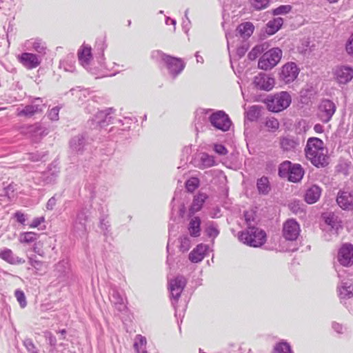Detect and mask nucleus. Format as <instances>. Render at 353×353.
<instances>
[{"instance_id":"obj_16","label":"nucleus","mask_w":353,"mask_h":353,"mask_svg":"<svg viewBox=\"0 0 353 353\" xmlns=\"http://www.w3.org/2000/svg\"><path fill=\"white\" fill-rule=\"evenodd\" d=\"M338 261L343 266H350L353 264V245L343 244L338 253Z\"/></svg>"},{"instance_id":"obj_43","label":"nucleus","mask_w":353,"mask_h":353,"mask_svg":"<svg viewBox=\"0 0 353 353\" xmlns=\"http://www.w3.org/2000/svg\"><path fill=\"white\" fill-rule=\"evenodd\" d=\"M292 165L289 161L281 163L279 168V175L281 177H288Z\"/></svg>"},{"instance_id":"obj_21","label":"nucleus","mask_w":353,"mask_h":353,"mask_svg":"<svg viewBox=\"0 0 353 353\" xmlns=\"http://www.w3.org/2000/svg\"><path fill=\"white\" fill-rule=\"evenodd\" d=\"M335 75L339 83L345 84L352 79L353 69L350 66H340L336 70Z\"/></svg>"},{"instance_id":"obj_7","label":"nucleus","mask_w":353,"mask_h":353,"mask_svg":"<svg viewBox=\"0 0 353 353\" xmlns=\"http://www.w3.org/2000/svg\"><path fill=\"white\" fill-rule=\"evenodd\" d=\"M88 216L85 209L79 210L73 219L71 232L77 236H83L87 232L86 223Z\"/></svg>"},{"instance_id":"obj_57","label":"nucleus","mask_w":353,"mask_h":353,"mask_svg":"<svg viewBox=\"0 0 353 353\" xmlns=\"http://www.w3.org/2000/svg\"><path fill=\"white\" fill-rule=\"evenodd\" d=\"M259 112L257 110L256 106H252L249 110L247 112L248 118L253 121L258 117Z\"/></svg>"},{"instance_id":"obj_27","label":"nucleus","mask_w":353,"mask_h":353,"mask_svg":"<svg viewBox=\"0 0 353 353\" xmlns=\"http://www.w3.org/2000/svg\"><path fill=\"white\" fill-rule=\"evenodd\" d=\"M339 295L341 299L353 297V286L350 281H344L339 288Z\"/></svg>"},{"instance_id":"obj_31","label":"nucleus","mask_w":353,"mask_h":353,"mask_svg":"<svg viewBox=\"0 0 353 353\" xmlns=\"http://www.w3.org/2000/svg\"><path fill=\"white\" fill-rule=\"evenodd\" d=\"M283 20L281 17H277L273 20L270 21L265 28V32L269 35H272L276 33L282 26Z\"/></svg>"},{"instance_id":"obj_45","label":"nucleus","mask_w":353,"mask_h":353,"mask_svg":"<svg viewBox=\"0 0 353 353\" xmlns=\"http://www.w3.org/2000/svg\"><path fill=\"white\" fill-rule=\"evenodd\" d=\"M201 163L203 168H210L214 165V159L212 156L207 153H203L201 156Z\"/></svg>"},{"instance_id":"obj_4","label":"nucleus","mask_w":353,"mask_h":353,"mask_svg":"<svg viewBox=\"0 0 353 353\" xmlns=\"http://www.w3.org/2000/svg\"><path fill=\"white\" fill-rule=\"evenodd\" d=\"M292 102L290 94L285 91L268 96L265 103L268 109L273 112H279L290 106Z\"/></svg>"},{"instance_id":"obj_17","label":"nucleus","mask_w":353,"mask_h":353,"mask_svg":"<svg viewBox=\"0 0 353 353\" xmlns=\"http://www.w3.org/2000/svg\"><path fill=\"white\" fill-rule=\"evenodd\" d=\"M336 202L345 210H353V194L347 191L340 190L337 194Z\"/></svg>"},{"instance_id":"obj_42","label":"nucleus","mask_w":353,"mask_h":353,"mask_svg":"<svg viewBox=\"0 0 353 353\" xmlns=\"http://www.w3.org/2000/svg\"><path fill=\"white\" fill-rule=\"evenodd\" d=\"M74 57L72 55L68 56L67 58L60 62V67L63 68L65 71L68 72H74Z\"/></svg>"},{"instance_id":"obj_33","label":"nucleus","mask_w":353,"mask_h":353,"mask_svg":"<svg viewBox=\"0 0 353 353\" xmlns=\"http://www.w3.org/2000/svg\"><path fill=\"white\" fill-rule=\"evenodd\" d=\"M281 147L284 151H294L299 145L296 139L292 137H284L281 140Z\"/></svg>"},{"instance_id":"obj_38","label":"nucleus","mask_w":353,"mask_h":353,"mask_svg":"<svg viewBox=\"0 0 353 353\" xmlns=\"http://www.w3.org/2000/svg\"><path fill=\"white\" fill-rule=\"evenodd\" d=\"M108 217V214L106 213L101 214L99 217V227L105 236H108L110 232V225Z\"/></svg>"},{"instance_id":"obj_9","label":"nucleus","mask_w":353,"mask_h":353,"mask_svg":"<svg viewBox=\"0 0 353 353\" xmlns=\"http://www.w3.org/2000/svg\"><path fill=\"white\" fill-rule=\"evenodd\" d=\"M336 110V105L329 99H323L318 107L317 117L323 123H328Z\"/></svg>"},{"instance_id":"obj_2","label":"nucleus","mask_w":353,"mask_h":353,"mask_svg":"<svg viewBox=\"0 0 353 353\" xmlns=\"http://www.w3.org/2000/svg\"><path fill=\"white\" fill-rule=\"evenodd\" d=\"M151 58L157 62L164 63L173 79L181 73L185 65L181 59L166 54L161 50L152 52Z\"/></svg>"},{"instance_id":"obj_49","label":"nucleus","mask_w":353,"mask_h":353,"mask_svg":"<svg viewBox=\"0 0 353 353\" xmlns=\"http://www.w3.org/2000/svg\"><path fill=\"white\" fill-rule=\"evenodd\" d=\"M199 185V180L196 177H192L186 181L185 187L188 192H194Z\"/></svg>"},{"instance_id":"obj_53","label":"nucleus","mask_w":353,"mask_h":353,"mask_svg":"<svg viewBox=\"0 0 353 353\" xmlns=\"http://www.w3.org/2000/svg\"><path fill=\"white\" fill-rule=\"evenodd\" d=\"M15 297L20 304V306L23 308L26 306L27 302L25 294L22 290H17L14 293Z\"/></svg>"},{"instance_id":"obj_1","label":"nucleus","mask_w":353,"mask_h":353,"mask_svg":"<svg viewBox=\"0 0 353 353\" xmlns=\"http://www.w3.org/2000/svg\"><path fill=\"white\" fill-rule=\"evenodd\" d=\"M304 151L306 159L314 166L320 168H325L329 164L327 150L325 148L323 141L319 138H309Z\"/></svg>"},{"instance_id":"obj_37","label":"nucleus","mask_w":353,"mask_h":353,"mask_svg":"<svg viewBox=\"0 0 353 353\" xmlns=\"http://www.w3.org/2000/svg\"><path fill=\"white\" fill-rule=\"evenodd\" d=\"M211 110H205V109H199L197 110L196 112V121L195 123V128L196 130H199V129L202 128L203 121H205L206 119V114H208Z\"/></svg>"},{"instance_id":"obj_20","label":"nucleus","mask_w":353,"mask_h":353,"mask_svg":"<svg viewBox=\"0 0 353 353\" xmlns=\"http://www.w3.org/2000/svg\"><path fill=\"white\" fill-rule=\"evenodd\" d=\"M254 83L261 90L269 91L274 85V79L265 74L260 73L254 77Z\"/></svg>"},{"instance_id":"obj_39","label":"nucleus","mask_w":353,"mask_h":353,"mask_svg":"<svg viewBox=\"0 0 353 353\" xmlns=\"http://www.w3.org/2000/svg\"><path fill=\"white\" fill-rule=\"evenodd\" d=\"M37 234L33 232H26L20 234L19 241L21 243H30L37 240Z\"/></svg>"},{"instance_id":"obj_6","label":"nucleus","mask_w":353,"mask_h":353,"mask_svg":"<svg viewBox=\"0 0 353 353\" xmlns=\"http://www.w3.org/2000/svg\"><path fill=\"white\" fill-rule=\"evenodd\" d=\"M187 281L183 276H177L169 281L168 289L170 292L172 305L175 309H176V303Z\"/></svg>"},{"instance_id":"obj_14","label":"nucleus","mask_w":353,"mask_h":353,"mask_svg":"<svg viewBox=\"0 0 353 353\" xmlns=\"http://www.w3.org/2000/svg\"><path fill=\"white\" fill-rule=\"evenodd\" d=\"M299 73V68L296 64L294 62H288L282 67L280 78L285 83H290L297 78Z\"/></svg>"},{"instance_id":"obj_41","label":"nucleus","mask_w":353,"mask_h":353,"mask_svg":"<svg viewBox=\"0 0 353 353\" xmlns=\"http://www.w3.org/2000/svg\"><path fill=\"white\" fill-rule=\"evenodd\" d=\"M273 353H293V352L288 343L281 341L276 344Z\"/></svg>"},{"instance_id":"obj_64","label":"nucleus","mask_w":353,"mask_h":353,"mask_svg":"<svg viewBox=\"0 0 353 353\" xmlns=\"http://www.w3.org/2000/svg\"><path fill=\"white\" fill-rule=\"evenodd\" d=\"M45 219L44 217H37L34 218L32 223L30 224V228H34L38 227L41 223L44 222Z\"/></svg>"},{"instance_id":"obj_12","label":"nucleus","mask_w":353,"mask_h":353,"mask_svg":"<svg viewBox=\"0 0 353 353\" xmlns=\"http://www.w3.org/2000/svg\"><path fill=\"white\" fill-rule=\"evenodd\" d=\"M282 232L285 239L296 241L300 234V225L296 220L288 219L283 223Z\"/></svg>"},{"instance_id":"obj_23","label":"nucleus","mask_w":353,"mask_h":353,"mask_svg":"<svg viewBox=\"0 0 353 353\" xmlns=\"http://www.w3.org/2000/svg\"><path fill=\"white\" fill-rule=\"evenodd\" d=\"M209 249V246L203 243L198 245L189 254V259L192 263L201 262L205 256L206 252Z\"/></svg>"},{"instance_id":"obj_62","label":"nucleus","mask_w":353,"mask_h":353,"mask_svg":"<svg viewBox=\"0 0 353 353\" xmlns=\"http://www.w3.org/2000/svg\"><path fill=\"white\" fill-rule=\"evenodd\" d=\"M14 217L17 219V221L19 223L23 225L25 224V222L26 221V216L23 213H22L20 211H17L14 214Z\"/></svg>"},{"instance_id":"obj_8","label":"nucleus","mask_w":353,"mask_h":353,"mask_svg":"<svg viewBox=\"0 0 353 353\" xmlns=\"http://www.w3.org/2000/svg\"><path fill=\"white\" fill-rule=\"evenodd\" d=\"M208 119L213 127L223 132L229 130L232 124L228 114L222 110H218L211 114Z\"/></svg>"},{"instance_id":"obj_47","label":"nucleus","mask_w":353,"mask_h":353,"mask_svg":"<svg viewBox=\"0 0 353 353\" xmlns=\"http://www.w3.org/2000/svg\"><path fill=\"white\" fill-rule=\"evenodd\" d=\"M58 174H59V171H57V170H54L52 172L50 170H48V171L44 172L43 174V178L44 182L46 183H54L58 176Z\"/></svg>"},{"instance_id":"obj_61","label":"nucleus","mask_w":353,"mask_h":353,"mask_svg":"<svg viewBox=\"0 0 353 353\" xmlns=\"http://www.w3.org/2000/svg\"><path fill=\"white\" fill-rule=\"evenodd\" d=\"M345 48L349 54L353 55V33L347 41Z\"/></svg>"},{"instance_id":"obj_44","label":"nucleus","mask_w":353,"mask_h":353,"mask_svg":"<svg viewBox=\"0 0 353 353\" xmlns=\"http://www.w3.org/2000/svg\"><path fill=\"white\" fill-rule=\"evenodd\" d=\"M251 6L256 10H261L268 7L270 0H250Z\"/></svg>"},{"instance_id":"obj_58","label":"nucleus","mask_w":353,"mask_h":353,"mask_svg":"<svg viewBox=\"0 0 353 353\" xmlns=\"http://www.w3.org/2000/svg\"><path fill=\"white\" fill-rule=\"evenodd\" d=\"M214 150L219 155H225L228 153V150L222 144H214Z\"/></svg>"},{"instance_id":"obj_30","label":"nucleus","mask_w":353,"mask_h":353,"mask_svg":"<svg viewBox=\"0 0 353 353\" xmlns=\"http://www.w3.org/2000/svg\"><path fill=\"white\" fill-rule=\"evenodd\" d=\"M254 26L250 22H245L240 24L237 28V33L243 38H248L253 33Z\"/></svg>"},{"instance_id":"obj_13","label":"nucleus","mask_w":353,"mask_h":353,"mask_svg":"<svg viewBox=\"0 0 353 353\" xmlns=\"http://www.w3.org/2000/svg\"><path fill=\"white\" fill-rule=\"evenodd\" d=\"M23 49L27 51H35L36 54H40L43 58L46 54L47 46L46 43L39 38H32L26 40L23 44Z\"/></svg>"},{"instance_id":"obj_28","label":"nucleus","mask_w":353,"mask_h":353,"mask_svg":"<svg viewBox=\"0 0 353 353\" xmlns=\"http://www.w3.org/2000/svg\"><path fill=\"white\" fill-rule=\"evenodd\" d=\"M304 171L299 164H293L288 176L290 181L296 183L299 181L303 176Z\"/></svg>"},{"instance_id":"obj_32","label":"nucleus","mask_w":353,"mask_h":353,"mask_svg":"<svg viewBox=\"0 0 353 353\" xmlns=\"http://www.w3.org/2000/svg\"><path fill=\"white\" fill-rule=\"evenodd\" d=\"M188 231L192 236H199L201 234V219L198 216L192 217L188 225Z\"/></svg>"},{"instance_id":"obj_59","label":"nucleus","mask_w":353,"mask_h":353,"mask_svg":"<svg viewBox=\"0 0 353 353\" xmlns=\"http://www.w3.org/2000/svg\"><path fill=\"white\" fill-rule=\"evenodd\" d=\"M14 185L13 183L9 184L8 186L4 188L5 195L8 198H11L14 196Z\"/></svg>"},{"instance_id":"obj_5","label":"nucleus","mask_w":353,"mask_h":353,"mask_svg":"<svg viewBox=\"0 0 353 353\" xmlns=\"http://www.w3.org/2000/svg\"><path fill=\"white\" fill-rule=\"evenodd\" d=\"M282 50L279 48H273L265 52L259 59L258 66L263 70H268L276 66L282 57Z\"/></svg>"},{"instance_id":"obj_60","label":"nucleus","mask_w":353,"mask_h":353,"mask_svg":"<svg viewBox=\"0 0 353 353\" xmlns=\"http://www.w3.org/2000/svg\"><path fill=\"white\" fill-rule=\"evenodd\" d=\"M289 208L294 213H298L299 212L301 211V203L299 201H295L294 202H292L289 205Z\"/></svg>"},{"instance_id":"obj_54","label":"nucleus","mask_w":353,"mask_h":353,"mask_svg":"<svg viewBox=\"0 0 353 353\" xmlns=\"http://www.w3.org/2000/svg\"><path fill=\"white\" fill-rule=\"evenodd\" d=\"M26 350L29 353H39L32 341L30 339H26L23 341Z\"/></svg>"},{"instance_id":"obj_35","label":"nucleus","mask_w":353,"mask_h":353,"mask_svg":"<svg viewBox=\"0 0 353 353\" xmlns=\"http://www.w3.org/2000/svg\"><path fill=\"white\" fill-rule=\"evenodd\" d=\"M207 199V196L204 193H199L196 196H194L193 199V202L191 205L190 211L192 213L198 212L201 210L204 203L205 199Z\"/></svg>"},{"instance_id":"obj_50","label":"nucleus","mask_w":353,"mask_h":353,"mask_svg":"<svg viewBox=\"0 0 353 353\" xmlns=\"http://www.w3.org/2000/svg\"><path fill=\"white\" fill-rule=\"evenodd\" d=\"M264 50L263 46H256L248 53V58L250 60L256 59Z\"/></svg>"},{"instance_id":"obj_36","label":"nucleus","mask_w":353,"mask_h":353,"mask_svg":"<svg viewBox=\"0 0 353 353\" xmlns=\"http://www.w3.org/2000/svg\"><path fill=\"white\" fill-rule=\"evenodd\" d=\"M325 222L330 225L332 229L337 231L341 228V221L337 215L334 213H329L324 216Z\"/></svg>"},{"instance_id":"obj_26","label":"nucleus","mask_w":353,"mask_h":353,"mask_svg":"<svg viewBox=\"0 0 353 353\" xmlns=\"http://www.w3.org/2000/svg\"><path fill=\"white\" fill-rule=\"evenodd\" d=\"M110 299L117 310L121 312L126 309L125 298L117 290L112 289Z\"/></svg>"},{"instance_id":"obj_48","label":"nucleus","mask_w":353,"mask_h":353,"mask_svg":"<svg viewBox=\"0 0 353 353\" xmlns=\"http://www.w3.org/2000/svg\"><path fill=\"white\" fill-rule=\"evenodd\" d=\"M191 247V240L187 235L181 236L180 239V250L183 252H187Z\"/></svg>"},{"instance_id":"obj_52","label":"nucleus","mask_w":353,"mask_h":353,"mask_svg":"<svg viewBox=\"0 0 353 353\" xmlns=\"http://www.w3.org/2000/svg\"><path fill=\"white\" fill-rule=\"evenodd\" d=\"M28 263L34 268L37 271L41 270L43 266V262L39 260H37L35 256H28Z\"/></svg>"},{"instance_id":"obj_25","label":"nucleus","mask_w":353,"mask_h":353,"mask_svg":"<svg viewBox=\"0 0 353 353\" xmlns=\"http://www.w3.org/2000/svg\"><path fill=\"white\" fill-rule=\"evenodd\" d=\"M321 194V188L316 185H312L305 191V201L308 204H313L319 199Z\"/></svg>"},{"instance_id":"obj_40","label":"nucleus","mask_w":353,"mask_h":353,"mask_svg":"<svg viewBox=\"0 0 353 353\" xmlns=\"http://www.w3.org/2000/svg\"><path fill=\"white\" fill-rule=\"evenodd\" d=\"M205 233L210 238H216L219 234L217 225L214 222L208 223L205 228Z\"/></svg>"},{"instance_id":"obj_11","label":"nucleus","mask_w":353,"mask_h":353,"mask_svg":"<svg viewBox=\"0 0 353 353\" xmlns=\"http://www.w3.org/2000/svg\"><path fill=\"white\" fill-rule=\"evenodd\" d=\"M18 61L26 69L32 70L37 68L42 61L40 54L24 52L17 56Z\"/></svg>"},{"instance_id":"obj_56","label":"nucleus","mask_w":353,"mask_h":353,"mask_svg":"<svg viewBox=\"0 0 353 353\" xmlns=\"http://www.w3.org/2000/svg\"><path fill=\"white\" fill-rule=\"evenodd\" d=\"M60 108L58 106L52 108L48 112V117L52 121H57L59 119V112Z\"/></svg>"},{"instance_id":"obj_34","label":"nucleus","mask_w":353,"mask_h":353,"mask_svg":"<svg viewBox=\"0 0 353 353\" xmlns=\"http://www.w3.org/2000/svg\"><path fill=\"white\" fill-rule=\"evenodd\" d=\"M256 188L259 193L263 195H267L270 190V184L268 177L262 176L257 179Z\"/></svg>"},{"instance_id":"obj_63","label":"nucleus","mask_w":353,"mask_h":353,"mask_svg":"<svg viewBox=\"0 0 353 353\" xmlns=\"http://www.w3.org/2000/svg\"><path fill=\"white\" fill-rule=\"evenodd\" d=\"M188 10L187 9L185 12V19L183 21V28L185 30V32H188L189 30V26L190 24V20L188 17Z\"/></svg>"},{"instance_id":"obj_18","label":"nucleus","mask_w":353,"mask_h":353,"mask_svg":"<svg viewBox=\"0 0 353 353\" xmlns=\"http://www.w3.org/2000/svg\"><path fill=\"white\" fill-rule=\"evenodd\" d=\"M78 59L81 65L87 70H89L92 59L91 47L88 45H83L78 50Z\"/></svg>"},{"instance_id":"obj_10","label":"nucleus","mask_w":353,"mask_h":353,"mask_svg":"<svg viewBox=\"0 0 353 353\" xmlns=\"http://www.w3.org/2000/svg\"><path fill=\"white\" fill-rule=\"evenodd\" d=\"M45 107L46 105L42 99L35 98L30 104L26 105L23 108H18L17 115L18 117H31L35 114L42 112Z\"/></svg>"},{"instance_id":"obj_15","label":"nucleus","mask_w":353,"mask_h":353,"mask_svg":"<svg viewBox=\"0 0 353 353\" xmlns=\"http://www.w3.org/2000/svg\"><path fill=\"white\" fill-rule=\"evenodd\" d=\"M112 113V108L98 111L94 117L90 121L92 122L91 126H93V128H103L109 125L112 120V117L111 116Z\"/></svg>"},{"instance_id":"obj_51","label":"nucleus","mask_w":353,"mask_h":353,"mask_svg":"<svg viewBox=\"0 0 353 353\" xmlns=\"http://www.w3.org/2000/svg\"><path fill=\"white\" fill-rule=\"evenodd\" d=\"M292 10L290 5H282L273 10L274 15L285 14L290 12Z\"/></svg>"},{"instance_id":"obj_29","label":"nucleus","mask_w":353,"mask_h":353,"mask_svg":"<svg viewBox=\"0 0 353 353\" xmlns=\"http://www.w3.org/2000/svg\"><path fill=\"white\" fill-rule=\"evenodd\" d=\"M54 271L58 277H64L68 276L70 271V265L68 259L60 261L55 265Z\"/></svg>"},{"instance_id":"obj_24","label":"nucleus","mask_w":353,"mask_h":353,"mask_svg":"<svg viewBox=\"0 0 353 353\" xmlns=\"http://www.w3.org/2000/svg\"><path fill=\"white\" fill-rule=\"evenodd\" d=\"M86 144L85 137L83 134H78L73 137L70 141V148L72 152L81 153Z\"/></svg>"},{"instance_id":"obj_55","label":"nucleus","mask_w":353,"mask_h":353,"mask_svg":"<svg viewBox=\"0 0 353 353\" xmlns=\"http://www.w3.org/2000/svg\"><path fill=\"white\" fill-rule=\"evenodd\" d=\"M265 125L274 131L279 128V123L277 119L274 118H270L266 121Z\"/></svg>"},{"instance_id":"obj_22","label":"nucleus","mask_w":353,"mask_h":353,"mask_svg":"<svg viewBox=\"0 0 353 353\" xmlns=\"http://www.w3.org/2000/svg\"><path fill=\"white\" fill-rule=\"evenodd\" d=\"M0 259L10 265L22 264L25 260L14 254L12 250L3 248L0 250Z\"/></svg>"},{"instance_id":"obj_46","label":"nucleus","mask_w":353,"mask_h":353,"mask_svg":"<svg viewBox=\"0 0 353 353\" xmlns=\"http://www.w3.org/2000/svg\"><path fill=\"white\" fill-rule=\"evenodd\" d=\"M145 344V338L143 337L141 335H138L137 336L136 341L134 342V347L137 350L138 353H145L144 350Z\"/></svg>"},{"instance_id":"obj_19","label":"nucleus","mask_w":353,"mask_h":353,"mask_svg":"<svg viewBox=\"0 0 353 353\" xmlns=\"http://www.w3.org/2000/svg\"><path fill=\"white\" fill-rule=\"evenodd\" d=\"M26 132L34 142H38L43 136L48 134L47 129L39 123L29 125L27 127Z\"/></svg>"},{"instance_id":"obj_3","label":"nucleus","mask_w":353,"mask_h":353,"mask_svg":"<svg viewBox=\"0 0 353 353\" xmlns=\"http://www.w3.org/2000/svg\"><path fill=\"white\" fill-rule=\"evenodd\" d=\"M240 241L251 247H260L266 241L265 232L254 226H248L247 230L239 234Z\"/></svg>"}]
</instances>
